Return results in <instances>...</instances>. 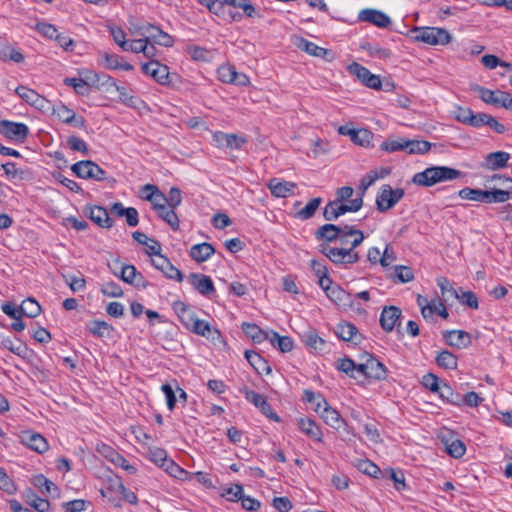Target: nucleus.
<instances>
[{
	"mask_svg": "<svg viewBox=\"0 0 512 512\" xmlns=\"http://www.w3.org/2000/svg\"><path fill=\"white\" fill-rule=\"evenodd\" d=\"M354 189L350 186H343L336 191L334 200L329 201L324 207L323 217L327 221H335L348 212H357L363 206V199L358 196L352 198Z\"/></svg>",
	"mask_w": 512,
	"mask_h": 512,
	"instance_id": "obj_1",
	"label": "nucleus"
},
{
	"mask_svg": "<svg viewBox=\"0 0 512 512\" xmlns=\"http://www.w3.org/2000/svg\"><path fill=\"white\" fill-rule=\"evenodd\" d=\"M100 452L116 466L121 467L130 474L136 473L137 469L133 465H130L129 462L121 454L116 452L111 447L104 445Z\"/></svg>",
	"mask_w": 512,
	"mask_h": 512,
	"instance_id": "obj_26",
	"label": "nucleus"
},
{
	"mask_svg": "<svg viewBox=\"0 0 512 512\" xmlns=\"http://www.w3.org/2000/svg\"><path fill=\"white\" fill-rule=\"evenodd\" d=\"M299 429L311 439L322 442V431L317 424L310 418H300L298 420Z\"/></svg>",
	"mask_w": 512,
	"mask_h": 512,
	"instance_id": "obj_34",
	"label": "nucleus"
},
{
	"mask_svg": "<svg viewBox=\"0 0 512 512\" xmlns=\"http://www.w3.org/2000/svg\"><path fill=\"white\" fill-rule=\"evenodd\" d=\"M472 112V109L468 107L456 106L455 109L452 111V115L456 121L468 125Z\"/></svg>",
	"mask_w": 512,
	"mask_h": 512,
	"instance_id": "obj_62",
	"label": "nucleus"
},
{
	"mask_svg": "<svg viewBox=\"0 0 512 512\" xmlns=\"http://www.w3.org/2000/svg\"><path fill=\"white\" fill-rule=\"evenodd\" d=\"M510 154L504 151H496L486 155L484 166L488 170H498L507 166Z\"/></svg>",
	"mask_w": 512,
	"mask_h": 512,
	"instance_id": "obj_29",
	"label": "nucleus"
},
{
	"mask_svg": "<svg viewBox=\"0 0 512 512\" xmlns=\"http://www.w3.org/2000/svg\"><path fill=\"white\" fill-rule=\"evenodd\" d=\"M16 93L22 98L27 104L34 106L37 109H44L48 103L45 97L38 94L35 90L25 86H19L16 88Z\"/></svg>",
	"mask_w": 512,
	"mask_h": 512,
	"instance_id": "obj_19",
	"label": "nucleus"
},
{
	"mask_svg": "<svg viewBox=\"0 0 512 512\" xmlns=\"http://www.w3.org/2000/svg\"><path fill=\"white\" fill-rule=\"evenodd\" d=\"M436 282L441 290L443 301L449 302L456 300L459 297V293L446 277H438Z\"/></svg>",
	"mask_w": 512,
	"mask_h": 512,
	"instance_id": "obj_41",
	"label": "nucleus"
},
{
	"mask_svg": "<svg viewBox=\"0 0 512 512\" xmlns=\"http://www.w3.org/2000/svg\"><path fill=\"white\" fill-rule=\"evenodd\" d=\"M245 358L257 373H271L272 370L268 362L257 352L247 350L245 351Z\"/></svg>",
	"mask_w": 512,
	"mask_h": 512,
	"instance_id": "obj_36",
	"label": "nucleus"
},
{
	"mask_svg": "<svg viewBox=\"0 0 512 512\" xmlns=\"http://www.w3.org/2000/svg\"><path fill=\"white\" fill-rule=\"evenodd\" d=\"M20 437L23 444L38 453H43L48 450L49 446L47 440L39 433L25 431Z\"/></svg>",
	"mask_w": 512,
	"mask_h": 512,
	"instance_id": "obj_20",
	"label": "nucleus"
},
{
	"mask_svg": "<svg viewBox=\"0 0 512 512\" xmlns=\"http://www.w3.org/2000/svg\"><path fill=\"white\" fill-rule=\"evenodd\" d=\"M86 214L95 224L102 228H110L113 225V220L109 217L107 210L101 206L87 208Z\"/></svg>",
	"mask_w": 512,
	"mask_h": 512,
	"instance_id": "obj_25",
	"label": "nucleus"
},
{
	"mask_svg": "<svg viewBox=\"0 0 512 512\" xmlns=\"http://www.w3.org/2000/svg\"><path fill=\"white\" fill-rule=\"evenodd\" d=\"M0 346L20 357H25L28 352V348L25 344L19 341L16 343L10 337H2Z\"/></svg>",
	"mask_w": 512,
	"mask_h": 512,
	"instance_id": "obj_45",
	"label": "nucleus"
},
{
	"mask_svg": "<svg viewBox=\"0 0 512 512\" xmlns=\"http://www.w3.org/2000/svg\"><path fill=\"white\" fill-rule=\"evenodd\" d=\"M402 312L396 306L385 307L380 315V325L386 332H391L399 322Z\"/></svg>",
	"mask_w": 512,
	"mask_h": 512,
	"instance_id": "obj_18",
	"label": "nucleus"
},
{
	"mask_svg": "<svg viewBox=\"0 0 512 512\" xmlns=\"http://www.w3.org/2000/svg\"><path fill=\"white\" fill-rule=\"evenodd\" d=\"M446 452L454 458L462 457L466 452L465 444L459 439H451L445 441Z\"/></svg>",
	"mask_w": 512,
	"mask_h": 512,
	"instance_id": "obj_53",
	"label": "nucleus"
},
{
	"mask_svg": "<svg viewBox=\"0 0 512 512\" xmlns=\"http://www.w3.org/2000/svg\"><path fill=\"white\" fill-rule=\"evenodd\" d=\"M458 195L462 199L484 202L487 199V191L472 188H463L458 192Z\"/></svg>",
	"mask_w": 512,
	"mask_h": 512,
	"instance_id": "obj_52",
	"label": "nucleus"
},
{
	"mask_svg": "<svg viewBox=\"0 0 512 512\" xmlns=\"http://www.w3.org/2000/svg\"><path fill=\"white\" fill-rule=\"evenodd\" d=\"M365 239L361 230L356 229L354 226L345 225L339 235L338 241L340 247L351 248L352 251L358 247Z\"/></svg>",
	"mask_w": 512,
	"mask_h": 512,
	"instance_id": "obj_13",
	"label": "nucleus"
},
{
	"mask_svg": "<svg viewBox=\"0 0 512 512\" xmlns=\"http://www.w3.org/2000/svg\"><path fill=\"white\" fill-rule=\"evenodd\" d=\"M63 83L69 87H72L74 91L81 96H87L91 92V88L86 85L80 78H65Z\"/></svg>",
	"mask_w": 512,
	"mask_h": 512,
	"instance_id": "obj_57",
	"label": "nucleus"
},
{
	"mask_svg": "<svg viewBox=\"0 0 512 512\" xmlns=\"http://www.w3.org/2000/svg\"><path fill=\"white\" fill-rule=\"evenodd\" d=\"M142 71L161 85H168L170 83L168 66L161 64L157 60H151L148 63H144L142 65Z\"/></svg>",
	"mask_w": 512,
	"mask_h": 512,
	"instance_id": "obj_11",
	"label": "nucleus"
},
{
	"mask_svg": "<svg viewBox=\"0 0 512 512\" xmlns=\"http://www.w3.org/2000/svg\"><path fill=\"white\" fill-rule=\"evenodd\" d=\"M295 44L300 50L311 56L327 59L329 61H331L333 58H328V56L332 54L330 50L320 47L307 39L299 38Z\"/></svg>",
	"mask_w": 512,
	"mask_h": 512,
	"instance_id": "obj_22",
	"label": "nucleus"
},
{
	"mask_svg": "<svg viewBox=\"0 0 512 512\" xmlns=\"http://www.w3.org/2000/svg\"><path fill=\"white\" fill-rule=\"evenodd\" d=\"M107 82H110V85L115 88V90L118 92L119 99L124 104L133 105L135 103L136 98L131 95L125 87L117 85L116 82L109 76L107 77Z\"/></svg>",
	"mask_w": 512,
	"mask_h": 512,
	"instance_id": "obj_58",
	"label": "nucleus"
},
{
	"mask_svg": "<svg viewBox=\"0 0 512 512\" xmlns=\"http://www.w3.org/2000/svg\"><path fill=\"white\" fill-rule=\"evenodd\" d=\"M33 485L37 487L42 493L52 494L53 491H57V486L47 479L44 475L40 474L33 478Z\"/></svg>",
	"mask_w": 512,
	"mask_h": 512,
	"instance_id": "obj_55",
	"label": "nucleus"
},
{
	"mask_svg": "<svg viewBox=\"0 0 512 512\" xmlns=\"http://www.w3.org/2000/svg\"><path fill=\"white\" fill-rule=\"evenodd\" d=\"M357 373L367 378L382 380L387 376V369L373 355L364 353L361 356V362L357 366Z\"/></svg>",
	"mask_w": 512,
	"mask_h": 512,
	"instance_id": "obj_4",
	"label": "nucleus"
},
{
	"mask_svg": "<svg viewBox=\"0 0 512 512\" xmlns=\"http://www.w3.org/2000/svg\"><path fill=\"white\" fill-rule=\"evenodd\" d=\"M321 252L335 264H353L359 260L358 252L351 248L322 245Z\"/></svg>",
	"mask_w": 512,
	"mask_h": 512,
	"instance_id": "obj_6",
	"label": "nucleus"
},
{
	"mask_svg": "<svg viewBox=\"0 0 512 512\" xmlns=\"http://www.w3.org/2000/svg\"><path fill=\"white\" fill-rule=\"evenodd\" d=\"M242 330L257 343H261L268 338V332L263 331L258 325L253 323H243Z\"/></svg>",
	"mask_w": 512,
	"mask_h": 512,
	"instance_id": "obj_44",
	"label": "nucleus"
},
{
	"mask_svg": "<svg viewBox=\"0 0 512 512\" xmlns=\"http://www.w3.org/2000/svg\"><path fill=\"white\" fill-rule=\"evenodd\" d=\"M311 269L318 278V284L321 288H327V285L332 284V280L328 276V270L325 264L320 261L312 260Z\"/></svg>",
	"mask_w": 512,
	"mask_h": 512,
	"instance_id": "obj_40",
	"label": "nucleus"
},
{
	"mask_svg": "<svg viewBox=\"0 0 512 512\" xmlns=\"http://www.w3.org/2000/svg\"><path fill=\"white\" fill-rule=\"evenodd\" d=\"M314 411L327 425L334 429H340L345 423L339 412L332 408L325 398H319V403H316Z\"/></svg>",
	"mask_w": 512,
	"mask_h": 512,
	"instance_id": "obj_9",
	"label": "nucleus"
},
{
	"mask_svg": "<svg viewBox=\"0 0 512 512\" xmlns=\"http://www.w3.org/2000/svg\"><path fill=\"white\" fill-rule=\"evenodd\" d=\"M108 30L114 42L123 50L127 45L126 34L124 30L116 25H109Z\"/></svg>",
	"mask_w": 512,
	"mask_h": 512,
	"instance_id": "obj_60",
	"label": "nucleus"
},
{
	"mask_svg": "<svg viewBox=\"0 0 512 512\" xmlns=\"http://www.w3.org/2000/svg\"><path fill=\"white\" fill-rule=\"evenodd\" d=\"M443 338L447 345L457 349H465L472 342L470 334L463 330L445 331Z\"/></svg>",
	"mask_w": 512,
	"mask_h": 512,
	"instance_id": "obj_15",
	"label": "nucleus"
},
{
	"mask_svg": "<svg viewBox=\"0 0 512 512\" xmlns=\"http://www.w3.org/2000/svg\"><path fill=\"white\" fill-rule=\"evenodd\" d=\"M402 188L393 189L390 185H382L376 196V207L379 212L392 209L404 197Z\"/></svg>",
	"mask_w": 512,
	"mask_h": 512,
	"instance_id": "obj_5",
	"label": "nucleus"
},
{
	"mask_svg": "<svg viewBox=\"0 0 512 512\" xmlns=\"http://www.w3.org/2000/svg\"><path fill=\"white\" fill-rule=\"evenodd\" d=\"M359 19L371 23L379 28H386L391 24L390 17L384 12L376 9H364L359 13Z\"/></svg>",
	"mask_w": 512,
	"mask_h": 512,
	"instance_id": "obj_16",
	"label": "nucleus"
},
{
	"mask_svg": "<svg viewBox=\"0 0 512 512\" xmlns=\"http://www.w3.org/2000/svg\"><path fill=\"white\" fill-rule=\"evenodd\" d=\"M86 329L98 338L109 337L113 327L105 321L93 320L86 325Z\"/></svg>",
	"mask_w": 512,
	"mask_h": 512,
	"instance_id": "obj_39",
	"label": "nucleus"
},
{
	"mask_svg": "<svg viewBox=\"0 0 512 512\" xmlns=\"http://www.w3.org/2000/svg\"><path fill=\"white\" fill-rule=\"evenodd\" d=\"M20 311L21 316L25 315L29 318H34L40 314L41 306L36 300L27 298L26 300L22 301L20 305Z\"/></svg>",
	"mask_w": 512,
	"mask_h": 512,
	"instance_id": "obj_51",
	"label": "nucleus"
},
{
	"mask_svg": "<svg viewBox=\"0 0 512 512\" xmlns=\"http://www.w3.org/2000/svg\"><path fill=\"white\" fill-rule=\"evenodd\" d=\"M348 70L351 74L355 75L358 80L365 86L376 90L381 88L380 77L378 75L372 74L364 66L355 62L349 65Z\"/></svg>",
	"mask_w": 512,
	"mask_h": 512,
	"instance_id": "obj_12",
	"label": "nucleus"
},
{
	"mask_svg": "<svg viewBox=\"0 0 512 512\" xmlns=\"http://www.w3.org/2000/svg\"><path fill=\"white\" fill-rule=\"evenodd\" d=\"M406 139H387L381 144V149L386 152H396L400 150H405Z\"/></svg>",
	"mask_w": 512,
	"mask_h": 512,
	"instance_id": "obj_63",
	"label": "nucleus"
},
{
	"mask_svg": "<svg viewBox=\"0 0 512 512\" xmlns=\"http://www.w3.org/2000/svg\"><path fill=\"white\" fill-rule=\"evenodd\" d=\"M214 253V247L207 242L195 244L190 249V257L198 263L207 261Z\"/></svg>",
	"mask_w": 512,
	"mask_h": 512,
	"instance_id": "obj_32",
	"label": "nucleus"
},
{
	"mask_svg": "<svg viewBox=\"0 0 512 512\" xmlns=\"http://www.w3.org/2000/svg\"><path fill=\"white\" fill-rule=\"evenodd\" d=\"M240 392L244 395L247 401L253 403L269 419L275 422L280 421L279 416L276 412L273 411L271 405L267 402L265 397L255 391L248 389L247 387L240 389Z\"/></svg>",
	"mask_w": 512,
	"mask_h": 512,
	"instance_id": "obj_10",
	"label": "nucleus"
},
{
	"mask_svg": "<svg viewBox=\"0 0 512 512\" xmlns=\"http://www.w3.org/2000/svg\"><path fill=\"white\" fill-rule=\"evenodd\" d=\"M404 144L409 154H424L431 148V143L425 140H406Z\"/></svg>",
	"mask_w": 512,
	"mask_h": 512,
	"instance_id": "obj_50",
	"label": "nucleus"
},
{
	"mask_svg": "<svg viewBox=\"0 0 512 512\" xmlns=\"http://www.w3.org/2000/svg\"><path fill=\"white\" fill-rule=\"evenodd\" d=\"M394 282L408 283L414 279V273L408 266L396 265L394 273L391 275Z\"/></svg>",
	"mask_w": 512,
	"mask_h": 512,
	"instance_id": "obj_49",
	"label": "nucleus"
},
{
	"mask_svg": "<svg viewBox=\"0 0 512 512\" xmlns=\"http://www.w3.org/2000/svg\"><path fill=\"white\" fill-rule=\"evenodd\" d=\"M187 52L195 61L210 62L213 59V52L204 47L191 45L187 47Z\"/></svg>",
	"mask_w": 512,
	"mask_h": 512,
	"instance_id": "obj_46",
	"label": "nucleus"
},
{
	"mask_svg": "<svg viewBox=\"0 0 512 512\" xmlns=\"http://www.w3.org/2000/svg\"><path fill=\"white\" fill-rule=\"evenodd\" d=\"M188 282L201 295L208 296L215 291L213 281L207 275L192 273L188 276Z\"/></svg>",
	"mask_w": 512,
	"mask_h": 512,
	"instance_id": "obj_17",
	"label": "nucleus"
},
{
	"mask_svg": "<svg viewBox=\"0 0 512 512\" xmlns=\"http://www.w3.org/2000/svg\"><path fill=\"white\" fill-rule=\"evenodd\" d=\"M226 6L239 8L247 17H253L256 13L254 5L249 0H224Z\"/></svg>",
	"mask_w": 512,
	"mask_h": 512,
	"instance_id": "obj_56",
	"label": "nucleus"
},
{
	"mask_svg": "<svg viewBox=\"0 0 512 512\" xmlns=\"http://www.w3.org/2000/svg\"><path fill=\"white\" fill-rule=\"evenodd\" d=\"M462 177V172L447 166H432L413 176V183L418 186L431 187L437 183L452 181Z\"/></svg>",
	"mask_w": 512,
	"mask_h": 512,
	"instance_id": "obj_2",
	"label": "nucleus"
},
{
	"mask_svg": "<svg viewBox=\"0 0 512 512\" xmlns=\"http://www.w3.org/2000/svg\"><path fill=\"white\" fill-rule=\"evenodd\" d=\"M148 457L153 463H155L161 468H163L166 461H168L166 451L158 447L149 448Z\"/></svg>",
	"mask_w": 512,
	"mask_h": 512,
	"instance_id": "obj_59",
	"label": "nucleus"
},
{
	"mask_svg": "<svg viewBox=\"0 0 512 512\" xmlns=\"http://www.w3.org/2000/svg\"><path fill=\"white\" fill-rule=\"evenodd\" d=\"M474 90L478 92L481 100L494 106H502L506 92L501 90H490L488 88L476 85Z\"/></svg>",
	"mask_w": 512,
	"mask_h": 512,
	"instance_id": "obj_24",
	"label": "nucleus"
},
{
	"mask_svg": "<svg viewBox=\"0 0 512 512\" xmlns=\"http://www.w3.org/2000/svg\"><path fill=\"white\" fill-rule=\"evenodd\" d=\"M163 469L172 477L185 481V480H192V474L186 470H184L182 467H180L178 464H176L172 459H168L166 461L165 465L163 466Z\"/></svg>",
	"mask_w": 512,
	"mask_h": 512,
	"instance_id": "obj_42",
	"label": "nucleus"
},
{
	"mask_svg": "<svg viewBox=\"0 0 512 512\" xmlns=\"http://www.w3.org/2000/svg\"><path fill=\"white\" fill-rule=\"evenodd\" d=\"M152 265L159 271H161L167 278L175 280L177 282L183 281V274L176 268L170 260L164 255L158 256L157 258L151 259Z\"/></svg>",
	"mask_w": 512,
	"mask_h": 512,
	"instance_id": "obj_14",
	"label": "nucleus"
},
{
	"mask_svg": "<svg viewBox=\"0 0 512 512\" xmlns=\"http://www.w3.org/2000/svg\"><path fill=\"white\" fill-rule=\"evenodd\" d=\"M172 308L174 312L177 314L181 323L187 329H189L196 320V318H198L195 312L182 301H175L172 305Z\"/></svg>",
	"mask_w": 512,
	"mask_h": 512,
	"instance_id": "obj_23",
	"label": "nucleus"
},
{
	"mask_svg": "<svg viewBox=\"0 0 512 512\" xmlns=\"http://www.w3.org/2000/svg\"><path fill=\"white\" fill-rule=\"evenodd\" d=\"M435 361L438 366L444 368V369H456L458 365L457 357L448 350H443L439 352L436 357Z\"/></svg>",
	"mask_w": 512,
	"mask_h": 512,
	"instance_id": "obj_43",
	"label": "nucleus"
},
{
	"mask_svg": "<svg viewBox=\"0 0 512 512\" xmlns=\"http://www.w3.org/2000/svg\"><path fill=\"white\" fill-rule=\"evenodd\" d=\"M322 203V198L317 197L311 199L305 207L300 209L296 212V218L300 220H308L310 219L316 212V210L319 208L320 204Z\"/></svg>",
	"mask_w": 512,
	"mask_h": 512,
	"instance_id": "obj_47",
	"label": "nucleus"
},
{
	"mask_svg": "<svg viewBox=\"0 0 512 512\" xmlns=\"http://www.w3.org/2000/svg\"><path fill=\"white\" fill-rule=\"evenodd\" d=\"M176 208H172L170 206H165L164 209H160L157 211L158 216L163 219L173 230L179 229V218L175 213Z\"/></svg>",
	"mask_w": 512,
	"mask_h": 512,
	"instance_id": "obj_48",
	"label": "nucleus"
},
{
	"mask_svg": "<svg viewBox=\"0 0 512 512\" xmlns=\"http://www.w3.org/2000/svg\"><path fill=\"white\" fill-rule=\"evenodd\" d=\"M373 138V134L367 129H356L355 133H353L352 141L355 144H358L363 147H367L370 145Z\"/></svg>",
	"mask_w": 512,
	"mask_h": 512,
	"instance_id": "obj_61",
	"label": "nucleus"
},
{
	"mask_svg": "<svg viewBox=\"0 0 512 512\" xmlns=\"http://www.w3.org/2000/svg\"><path fill=\"white\" fill-rule=\"evenodd\" d=\"M192 332L206 337L207 339L215 340L220 337L219 331L212 327L207 321L196 318L192 326L189 328Z\"/></svg>",
	"mask_w": 512,
	"mask_h": 512,
	"instance_id": "obj_31",
	"label": "nucleus"
},
{
	"mask_svg": "<svg viewBox=\"0 0 512 512\" xmlns=\"http://www.w3.org/2000/svg\"><path fill=\"white\" fill-rule=\"evenodd\" d=\"M26 502L38 512H49L50 503L48 500L40 498L32 492L26 495Z\"/></svg>",
	"mask_w": 512,
	"mask_h": 512,
	"instance_id": "obj_54",
	"label": "nucleus"
},
{
	"mask_svg": "<svg viewBox=\"0 0 512 512\" xmlns=\"http://www.w3.org/2000/svg\"><path fill=\"white\" fill-rule=\"evenodd\" d=\"M327 297L338 306H345L349 302V294L338 285H327V288H322Z\"/></svg>",
	"mask_w": 512,
	"mask_h": 512,
	"instance_id": "obj_38",
	"label": "nucleus"
},
{
	"mask_svg": "<svg viewBox=\"0 0 512 512\" xmlns=\"http://www.w3.org/2000/svg\"><path fill=\"white\" fill-rule=\"evenodd\" d=\"M342 229L343 226L324 224L316 230L315 237L318 240H326L328 242L338 241Z\"/></svg>",
	"mask_w": 512,
	"mask_h": 512,
	"instance_id": "obj_33",
	"label": "nucleus"
},
{
	"mask_svg": "<svg viewBox=\"0 0 512 512\" xmlns=\"http://www.w3.org/2000/svg\"><path fill=\"white\" fill-rule=\"evenodd\" d=\"M146 31V39L149 44L154 42L164 47H171L174 43L172 36L161 30L158 26L149 23Z\"/></svg>",
	"mask_w": 512,
	"mask_h": 512,
	"instance_id": "obj_21",
	"label": "nucleus"
},
{
	"mask_svg": "<svg viewBox=\"0 0 512 512\" xmlns=\"http://www.w3.org/2000/svg\"><path fill=\"white\" fill-rule=\"evenodd\" d=\"M305 343L307 346L319 351H322L325 346V341L319 337L317 333L312 331L305 335Z\"/></svg>",
	"mask_w": 512,
	"mask_h": 512,
	"instance_id": "obj_64",
	"label": "nucleus"
},
{
	"mask_svg": "<svg viewBox=\"0 0 512 512\" xmlns=\"http://www.w3.org/2000/svg\"><path fill=\"white\" fill-rule=\"evenodd\" d=\"M389 174L387 169H381V173L377 170L369 171L360 181L358 194L363 199L367 189L373 185L378 179L384 178Z\"/></svg>",
	"mask_w": 512,
	"mask_h": 512,
	"instance_id": "obj_35",
	"label": "nucleus"
},
{
	"mask_svg": "<svg viewBox=\"0 0 512 512\" xmlns=\"http://www.w3.org/2000/svg\"><path fill=\"white\" fill-rule=\"evenodd\" d=\"M268 188L275 197L285 198L293 194L296 184L289 181H279L273 178L269 181Z\"/></svg>",
	"mask_w": 512,
	"mask_h": 512,
	"instance_id": "obj_28",
	"label": "nucleus"
},
{
	"mask_svg": "<svg viewBox=\"0 0 512 512\" xmlns=\"http://www.w3.org/2000/svg\"><path fill=\"white\" fill-rule=\"evenodd\" d=\"M0 134L11 142L23 143L29 135V127L24 123L1 120Z\"/></svg>",
	"mask_w": 512,
	"mask_h": 512,
	"instance_id": "obj_7",
	"label": "nucleus"
},
{
	"mask_svg": "<svg viewBox=\"0 0 512 512\" xmlns=\"http://www.w3.org/2000/svg\"><path fill=\"white\" fill-rule=\"evenodd\" d=\"M100 63L107 69L112 70L132 71L134 69L133 65L124 62L123 57L117 54L103 53Z\"/></svg>",
	"mask_w": 512,
	"mask_h": 512,
	"instance_id": "obj_27",
	"label": "nucleus"
},
{
	"mask_svg": "<svg viewBox=\"0 0 512 512\" xmlns=\"http://www.w3.org/2000/svg\"><path fill=\"white\" fill-rule=\"evenodd\" d=\"M120 277L126 283L133 284L137 287H145L144 277L133 265L123 266Z\"/></svg>",
	"mask_w": 512,
	"mask_h": 512,
	"instance_id": "obj_37",
	"label": "nucleus"
},
{
	"mask_svg": "<svg viewBox=\"0 0 512 512\" xmlns=\"http://www.w3.org/2000/svg\"><path fill=\"white\" fill-rule=\"evenodd\" d=\"M413 41L423 42L428 45H446L452 37L451 34L444 28L439 27H414L410 31Z\"/></svg>",
	"mask_w": 512,
	"mask_h": 512,
	"instance_id": "obj_3",
	"label": "nucleus"
},
{
	"mask_svg": "<svg viewBox=\"0 0 512 512\" xmlns=\"http://www.w3.org/2000/svg\"><path fill=\"white\" fill-rule=\"evenodd\" d=\"M71 170L79 178L96 181H104L106 179V172L91 160L78 161L71 166Z\"/></svg>",
	"mask_w": 512,
	"mask_h": 512,
	"instance_id": "obj_8",
	"label": "nucleus"
},
{
	"mask_svg": "<svg viewBox=\"0 0 512 512\" xmlns=\"http://www.w3.org/2000/svg\"><path fill=\"white\" fill-rule=\"evenodd\" d=\"M337 336L344 341H351L355 344L361 341V335L358 332L356 326L349 322H343L338 324L336 328Z\"/></svg>",
	"mask_w": 512,
	"mask_h": 512,
	"instance_id": "obj_30",
	"label": "nucleus"
}]
</instances>
